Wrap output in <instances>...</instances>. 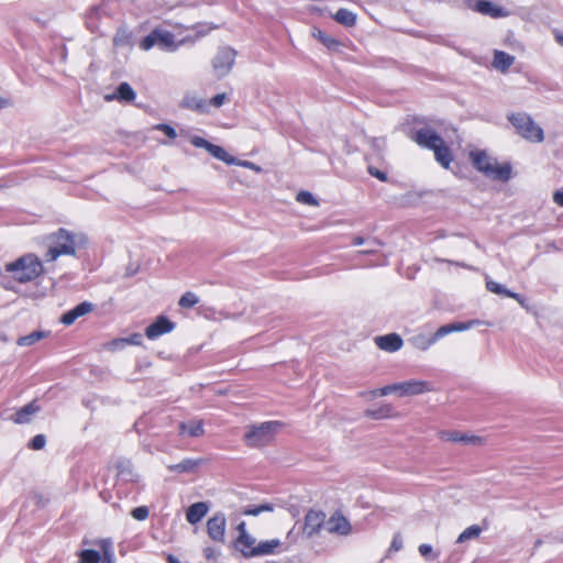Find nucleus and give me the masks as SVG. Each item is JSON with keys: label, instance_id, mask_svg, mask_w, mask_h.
Listing matches in <instances>:
<instances>
[{"label": "nucleus", "instance_id": "1", "mask_svg": "<svg viewBox=\"0 0 563 563\" xmlns=\"http://www.w3.org/2000/svg\"><path fill=\"white\" fill-rule=\"evenodd\" d=\"M48 250L45 254L46 262H54L62 255H76L77 247L85 242L82 235L70 233L66 229H59L47 238Z\"/></svg>", "mask_w": 563, "mask_h": 563}, {"label": "nucleus", "instance_id": "2", "mask_svg": "<svg viewBox=\"0 0 563 563\" xmlns=\"http://www.w3.org/2000/svg\"><path fill=\"white\" fill-rule=\"evenodd\" d=\"M5 271L13 273L20 283L34 280L43 273V264L34 254H26L5 265Z\"/></svg>", "mask_w": 563, "mask_h": 563}, {"label": "nucleus", "instance_id": "3", "mask_svg": "<svg viewBox=\"0 0 563 563\" xmlns=\"http://www.w3.org/2000/svg\"><path fill=\"white\" fill-rule=\"evenodd\" d=\"M508 121L515 128L517 134L531 143H541L544 140L543 129L537 124L530 114L526 112H511Z\"/></svg>", "mask_w": 563, "mask_h": 563}, {"label": "nucleus", "instance_id": "4", "mask_svg": "<svg viewBox=\"0 0 563 563\" xmlns=\"http://www.w3.org/2000/svg\"><path fill=\"white\" fill-rule=\"evenodd\" d=\"M278 421H267L258 426H251L244 434L249 446L260 448L271 443L280 428Z\"/></svg>", "mask_w": 563, "mask_h": 563}, {"label": "nucleus", "instance_id": "5", "mask_svg": "<svg viewBox=\"0 0 563 563\" xmlns=\"http://www.w3.org/2000/svg\"><path fill=\"white\" fill-rule=\"evenodd\" d=\"M431 383L420 379H410L390 384L380 388V396L396 394L399 397L417 396L432 391Z\"/></svg>", "mask_w": 563, "mask_h": 563}, {"label": "nucleus", "instance_id": "6", "mask_svg": "<svg viewBox=\"0 0 563 563\" xmlns=\"http://www.w3.org/2000/svg\"><path fill=\"white\" fill-rule=\"evenodd\" d=\"M236 54V51L230 46L218 48L217 54L212 58V69L217 78L221 79L231 73L235 64Z\"/></svg>", "mask_w": 563, "mask_h": 563}, {"label": "nucleus", "instance_id": "7", "mask_svg": "<svg viewBox=\"0 0 563 563\" xmlns=\"http://www.w3.org/2000/svg\"><path fill=\"white\" fill-rule=\"evenodd\" d=\"M155 45L169 51H175L177 48L174 34L169 31L158 29L146 35L140 44L141 48L144 51H148Z\"/></svg>", "mask_w": 563, "mask_h": 563}, {"label": "nucleus", "instance_id": "8", "mask_svg": "<svg viewBox=\"0 0 563 563\" xmlns=\"http://www.w3.org/2000/svg\"><path fill=\"white\" fill-rule=\"evenodd\" d=\"M190 143L196 147L205 148L213 157L218 158L219 161L224 162L228 165L238 164V159L235 157L231 156L230 154H228L221 146L214 145L201 136H198V135L191 136Z\"/></svg>", "mask_w": 563, "mask_h": 563}, {"label": "nucleus", "instance_id": "9", "mask_svg": "<svg viewBox=\"0 0 563 563\" xmlns=\"http://www.w3.org/2000/svg\"><path fill=\"white\" fill-rule=\"evenodd\" d=\"M239 537L235 541L236 549L242 553L245 558H253L256 549V539L247 533L245 528V522H241L238 525Z\"/></svg>", "mask_w": 563, "mask_h": 563}, {"label": "nucleus", "instance_id": "10", "mask_svg": "<svg viewBox=\"0 0 563 563\" xmlns=\"http://www.w3.org/2000/svg\"><path fill=\"white\" fill-rule=\"evenodd\" d=\"M412 140L421 147L434 151L444 141L434 130L423 128L415 132Z\"/></svg>", "mask_w": 563, "mask_h": 563}, {"label": "nucleus", "instance_id": "11", "mask_svg": "<svg viewBox=\"0 0 563 563\" xmlns=\"http://www.w3.org/2000/svg\"><path fill=\"white\" fill-rule=\"evenodd\" d=\"M482 174L493 180L508 181L511 177V165L509 163L499 164L494 158L488 166L483 167Z\"/></svg>", "mask_w": 563, "mask_h": 563}, {"label": "nucleus", "instance_id": "12", "mask_svg": "<svg viewBox=\"0 0 563 563\" xmlns=\"http://www.w3.org/2000/svg\"><path fill=\"white\" fill-rule=\"evenodd\" d=\"M225 516L222 512L216 514L207 521L208 536L216 542H224Z\"/></svg>", "mask_w": 563, "mask_h": 563}, {"label": "nucleus", "instance_id": "13", "mask_svg": "<svg viewBox=\"0 0 563 563\" xmlns=\"http://www.w3.org/2000/svg\"><path fill=\"white\" fill-rule=\"evenodd\" d=\"M175 329V323L165 316H159L145 329V335L150 340H155L163 334L169 333Z\"/></svg>", "mask_w": 563, "mask_h": 563}, {"label": "nucleus", "instance_id": "14", "mask_svg": "<svg viewBox=\"0 0 563 563\" xmlns=\"http://www.w3.org/2000/svg\"><path fill=\"white\" fill-rule=\"evenodd\" d=\"M41 410V407L35 400L20 408L15 413L10 416V420L16 424H25L32 421L34 415Z\"/></svg>", "mask_w": 563, "mask_h": 563}, {"label": "nucleus", "instance_id": "15", "mask_svg": "<svg viewBox=\"0 0 563 563\" xmlns=\"http://www.w3.org/2000/svg\"><path fill=\"white\" fill-rule=\"evenodd\" d=\"M327 530L330 533L349 536L352 532V526L344 516L335 514L328 520Z\"/></svg>", "mask_w": 563, "mask_h": 563}, {"label": "nucleus", "instance_id": "16", "mask_svg": "<svg viewBox=\"0 0 563 563\" xmlns=\"http://www.w3.org/2000/svg\"><path fill=\"white\" fill-rule=\"evenodd\" d=\"M324 521V514L321 511L309 510L305 516L303 533L312 537L319 531Z\"/></svg>", "mask_w": 563, "mask_h": 563}, {"label": "nucleus", "instance_id": "17", "mask_svg": "<svg viewBox=\"0 0 563 563\" xmlns=\"http://www.w3.org/2000/svg\"><path fill=\"white\" fill-rule=\"evenodd\" d=\"M376 345L386 352H396L401 349L404 341L397 333H389L375 338Z\"/></svg>", "mask_w": 563, "mask_h": 563}, {"label": "nucleus", "instance_id": "18", "mask_svg": "<svg viewBox=\"0 0 563 563\" xmlns=\"http://www.w3.org/2000/svg\"><path fill=\"white\" fill-rule=\"evenodd\" d=\"M93 309V305L84 301L79 305H77L75 308L70 309L66 313H64L60 318V322L65 325L73 324L78 318L86 316L87 313L91 312Z\"/></svg>", "mask_w": 563, "mask_h": 563}, {"label": "nucleus", "instance_id": "19", "mask_svg": "<svg viewBox=\"0 0 563 563\" xmlns=\"http://www.w3.org/2000/svg\"><path fill=\"white\" fill-rule=\"evenodd\" d=\"M118 476L124 482L136 483L140 481V475L135 472L134 466L130 460L121 459L117 463Z\"/></svg>", "mask_w": 563, "mask_h": 563}, {"label": "nucleus", "instance_id": "20", "mask_svg": "<svg viewBox=\"0 0 563 563\" xmlns=\"http://www.w3.org/2000/svg\"><path fill=\"white\" fill-rule=\"evenodd\" d=\"M180 106L186 109L197 111L199 113L208 112V101L195 93H187L181 100Z\"/></svg>", "mask_w": 563, "mask_h": 563}, {"label": "nucleus", "instance_id": "21", "mask_svg": "<svg viewBox=\"0 0 563 563\" xmlns=\"http://www.w3.org/2000/svg\"><path fill=\"white\" fill-rule=\"evenodd\" d=\"M136 97L135 91L128 82H121L113 95L106 96V100H119L121 102H132Z\"/></svg>", "mask_w": 563, "mask_h": 563}, {"label": "nucleus", "instance_id": "22", "mask_svg": "<svg viewBox=\"0 0 563 563\" xmlns=\"http://www.w3.org/2000/svg\"><path fill=\"white\" fill-rule=\"evenodd\" d=\"M209 506L207 503H195L187 509L186 519L189 523L196 525L207 515Z\"/></svg>", "mask_w": 563, "mask_h": 563}, {"label": "nucleus", "instance_id": "23", "mask_svg": "<svg viewBox=\"0 0 563 563\" xmlns=\"http://www.w3.org/2000/svg\"><path fill=\"white\" fill-rule=\"evenodd\" d=\"M205 433L203 423L201 420H190L179 423V434L189 437H201Z\"/></svg>", "mask_w": 563, "mask_h": 563}, {"label": "nucleus", "instance_id": "24", "mask_svg": "<svg viewBox=\"0 0 563 563\" xmlns=\"http://www.w3.org/2000/svg\"><path fill=\"white\" fill-rule=\"evenodd\" d=\"M282 542L279 539H271L257 543L254 556L269 555L279 552Z\"/></svg>", "mask_w": 563, "mask_h": 563}, {"label": "nucleus", "instance_id": "25", "mask_svg": "<svg viewBox=\"0 0 563 563\" xmlns=\"http://www.w3.org/2000/svg\"><path fill=\"white\" fill-rule=\"evenodd\" d=\"M486 288L490 292H494V294H497V295H501V296H505V297H509V298H514L519 303L523 305V299H522L521 295L507 289L505 286H503L501 284H499L497 282L487 280L486 282Z\"/></svg>", "mask_w": 563, "mask_h": 563}, {"label": "nucleus", "instance_id": "26", "mask_svg": "<svg viewBox=\"0 0 563 563\" xmlns=\"http://www.w3.org/2000/svg\"><path fill=\"white\" fill-rule=\"evenodd\" d=\"M435 161L443 166L444 168H449L453 156L451 153V150L445 145V142L443 141L442 144L438 145L437 148L433 151Z\"/></svg>", "mask_w": 563, "mask_h": 563}, {"label": "nucleus", "instance_id": "27", "mask_svg": "<svg viewBox=\"0 0 563 563\" xmlns=\"http://www.w3.org/2000/svg\"><path fill=\"white\" fill-rule=\"evenodd\" d=\"M514 56L501 51H495L493 65L496 69L505 71L514 64Z\"/></svg>", "mask_w": 563, "mask_h": 563}, {"label": "nucleus", "instance_id": "28", "mask_svg": "<svg viewBox=\"0 0 563 563\" xmlns=\"http://www.w3.org/2000/svg\"><path fill=\"white\" fill-rule=\"evenodd\" d=\"M470 158L473 166L481 173L483 172V167L488 166L494 159V157L488 156L485 151H473L470 153Z\"/></svg>", "mask_w": 563, "mask_h": 563}, {"label": "nucleus", "instance_id": "29", "mask_svg": "<svg viewBox=\"0 0 563 563\" xmlns=\"http://www.w3.org/2000/svg\"><path fill=\"white\" fill-rule=\"evenodd\" d=\"M201 464V460L185 459L178 464L168 465L170 472L189 473Z\"/></svg>", "mask_w": 563, "mask_h": 563}, {"label": "nucleus", "instance_id": "30", "mask_svg": "<svg viewBox=\"0 0 563 563\" xmlns=\"http://www.w3.org/2000/svg\"><path fill=\"white\" fill-rule=\"evenodd\" d=\"M394 408L391 405L384 404L376 409H366L364 415L368 418L380 420L393 416Z\"/></svg>", "mask_w": 563, "mask_h": 563}, {"label": "nucleus", "instance_id": "31", "mask_svg": "<svg viewBox=\"0 0 563 563\" xmlns=\"http://www.w3.org/2000/svg\"><path fill=\"white\" fill-rule=\"evenodd\" d=\"M334 20L344 26H353L356 22V14L347 9H339L334 14Z\"/></svg>", "mask_w": 563, "mask_h": 563}, {"label": "nucleus", "instance_id": "32", "mask_svg": "<svg viewBox=\"0 0 563 563\" xmlns=\"http://www.w3.org/2000/svg\"><path fill=\"white\" fill-rule=\"evenodd\" d=\"M47 333L44 331H33L27 335L20 336L16 343L20 346H30L38 342L40 340L44 339Z\"/></svg>", "mask_w": 563, "mask_h": 563}, {"label": "nucleus", "instance_id": "33", "mask_svg": "<svg viewBox=\"0 0 563 563\" xmlns=\"http://www.w3.org/2000/svg\"><path fill=\"white\" fill-rule=\"evenodd\" d=\"M482 529L477 525L470 526L466 528L456 539V543H464L468 540L476 539L479 537Z\"/></svg>", "mask_w": 563, "mask_h": 563}, {"label": "nucleus", "instance_id": "34", "mask_svg": "<svg viewBox=\"0 0 563 563\" xmlns=\"http://www.w3.org/2000/svg\"><path fill=\"white\" fill-rule=\"evenodd\" d=\"M476 11L487 14L490 16H499L500 9L496 8L492 2L489 1H478L476 3Z\"/></svg>", "mask_w": 563, "mask_h": 563}, {"label": "nucleus", "instance_id": "35", "mask_svg": "<svg viewBox=\"0 0 563 563\" xmlns=\"http://www.w3.org/2000/svg\"><path fill=\"white\" fill-rule=\"evenodd\" d=\"M312 34L329 49H335L340 45V43L335 38H333L330 35H327L321 30H314Z\"/></svg>", "mask_w": 563, "mask_h": 563}, {"label": "nucleus", "instance_id": "36", "mask_svg": "<svg viewBox=\"0 0 563 563\" xmlns=\"http://www.w3.org/2000/svg\"><path fill=\"white\" fill-rule=\"evenodd\" d=\"M273 510H274V506L273 505H271V504H262V505H257V506H247L243 510V514L246 515V516H258V515H261L264 511H273Z\"/></svg>", "mask_w": 563, "mask_h": 563}, {"label": "nucleus", "instance_id": "37", "mask_svg": "<svg viewBox=\"0 0 563 563\" xmlns=\"http://www.w3.org/2000/svg\"><path fill=\"white\" fill-rule=\"evenodd\" d=\"M80 563H99L100 554L96 550H82L79 553Z\"/></svg>", "mask_w": 563, "mask_h": 563}, {"label": "nucleus", "instance_id": "38", "mask_svg": "<svg viewBox=\"0 0 563 563\" xmlns=\"http://www.w3.org/2000/svg\"><path fill=\"white\" fill-rule=\"evenodd\" d=\"M199 302V298L196 294L191 292V291H187L185 292L180 299H179V306L181 308H192L194 306H196L197 303Z\"/></svg>", "mask_w": 563, "mask_h": 563}, {"label": "nucleus", "instance_id": "39", "mask_svg": "<svg viewBox=\"0 0 563 563\" xmlns=\"http://www.w3.org/2000/svg\"><path fill=\"white\" fill-rule=\"evenodd\" d=\"M110 2V0H104L98 7L92 8L89 12L88 20L99 19L103 14H108V7Z\"/></svg>", "mask_w": 563, "mask_h": 563}, {"label": "nucleus", "instance_id": "40", "mask_svg": "<svg viewBox=\"0 0 563 563\" xmlns=\"http://www.w3.org/2000/svg\"><path fill=\"white\" fill-rule=\"evenodd\" d=\"M412 343L419 350L426 351L431 345L434 344V341H432V335L430 338H426L423 335H417L412 339Z\"/></svg>", "mask_w": 563, "mask_h": 563}, {"label": "nucleus", "instance_id": "41", "mask_svg": "<svg viewBox=\"0 0 563 563\" xmlns=\"http://www.w3.org/2000/svg\"><path fill=\"white\" fill-rule=\"evenodd\" d=\"M297 201L300 202V203H303V205H309V206H319V202L318 200L314 198V196L309 192V191H300L298 192L297 195Z\"/></svg>", "mask_w": 563, "mask_h": 563}, {"label": "nucleus", "instance_id": "42", "mask_svg": "<svg viewBox=\"0 0 563 563\" xmlns=\"http://www.w3.org/2000/svg\"><path fill=\"white\" fill-rule=\"evenodd\" d=\"M482 322L477 319L475 320H471V321H467V322H455V323H451V327H452V332H457V331H465V330H468L475 325H479Z\"/></svg>", "mask_w": 563, "mask_h": 563}, {"label": "nucleus", "instance_id": "43", "mask_svg": "<svg viewBox=\"0 0 563 563\" xmlns=\"http://www.w3.org/2000/svg\"><path fill=\"white\" fill-rule=\"evenodd\" d=\"M154 130L163 132L169 139H176L177 135H178L176 130L172 125L166 124V123H158V124H156L154 126Z\"/></svg>", "mask_w": 563, "mask_h": 563}, {"label": "nucleus", "instance_id": "44", "mask_svg": "<svg viewBox=\"0 0 563 563\" xmlns=\"http://www.w3.org/2000/svg\"><path fill=\"white\" fill-rule=\"evenodd\" d=\"M418 551L421 556H423L430 561H433L438 558L437 554H433V549H432V545H430V544H427V543L420 544L418 548Z\"/></svg>", "mask_w": 563, "mask_h": 563}, {"label": "nucleus", "instance_id": "45", "mask_svg": "<svg viewBox=\"0 0 563 563\" xmlns=\"http://www.w3.org/2000/svg\"><path fill=\"white\" fill-rule=\"evenodd\" d=\"M46 444V438L44 434L35 435L29 443V448L32 450H42Z\"/></svg>", "mask_w": 563, "mask_h": 563}, {"label": "nucleus", "instance_id": "46", "mask_svg": "<svg viewBox=\"0 0 563 563\" xmlns=\"http://www.w3.org/2000/svg\"><path fill=\"white\" fill-rule=\"evenodd\" d=\"M148 508L146 506H140L132 510V517L139 521H143L148 517Z\"/></svg>", "mask_w": 563, "mask_h": 563}, {"label": "nucleus", "instance_id": "47", "mask_svg": "<svg viewBox=\"0 0 563 563\" xmlns=\"http://www.w3.org/2000/svg\"><path fill=\"white\" fill-rule=\"evenodd\" d=\"M228 100V96L227 93L222 92V93H218L214 97H212L209 101H208V108L210 106L214 107V108H220L224 104V102Z\"/></svg>", "mask_w": 563, "mask_h": 563}, {"label": "nucleus", "instance_id": "48", "mask_svg": "<svg viewBox=\"0 0 563 563\" xmlns=\"http://www.w3.org/2000/svg\"><path fill=\"white\" fill-rule=\"evenodd\" d=\"M461 439V442L466 444V445H481L483 444V439L481 437H477V435H470V434H465L463 433L462 434V438Z\"/></svg>", "mask_w": 563, "mask_h": 563}, {"label": "nucleus", "instance_id": "49", "mask_svg": "<svg viewBox=\"0 0 563 563\" xmlns=\"http://www.w3.org/2000/svg\"><path fill=\"white\" fill-rule=\"evenodd\" d=\"M451 332H452L451 323L442 325L432 334V341H434V343H435L438 340L448 335Z\"/></svg>", "mask_w": 563, "mask_h": 563}, {"label": "nucleus", "instance_id": "50", "mask_svg": "<svg viewBox=\"0 0 563 563\" xmlns=\"http://www.w3.org/2000/svg\"><path fill=\"white\" fill-rule=\"evenodd\" d=\"M462 434L459 431H443L440 437L444 441L461 442Z\"/></svg>", "mask_w": 563, "mask_h": 563}, {"label": "nucleus", "instance_id": "51", "mask_svg": "<svg viewBox=\"0 0 563 563\" xmlns=\"http://www.w3.org/2000/svg\"><path fill=\"white\" fill-rule=\"evenodd\" d=\"M236 165L245 167V168H249V169H252L255 173H261L262 172V167L261 166H258L255 163L250 162V161H239L238 159V164Z\"/></svg>", "mask_w": 563, "mask_h": 563}, {"label": "nucleus", "instance_id": "52", "mask_svg": "<svg viewBox=\"0 0 563 563\" xmlns=\"http://www.w3.org/2000/svg\"><path fill=\"white\" fill-rule=\"evenodd\" d=\"M125 346L124 338L114 339L107 344L109 350L115 351Z\"/></svg>", "mask_w": 563, "mask_h": 563}, {"label": "nucleus", "instance_id": "53", "mask_svg": "<svg viewBox=\"0 0 563 563\" xmlns=\"http://www.w3.org/2000/svg\"><path fill=\"white\" fill-rule=\"evenodd\" d=\"M125 345H140L142 343V335L140 333H134L129 338H124Z\"/></svg>", "mask_w": 563, "mask_h": 563}, {"label": "nucleus", "instance_id": "54", "mask_svg": "<svg viewBox=\"0 0 563 563\" xmlns=\"http://www.w3.org/2000/svg\"><path fill=\"white\" fill-rule=\"evenodd\" d=\"M368 173L372 176L378 178L382 181H386L387 180V175L384 172H380L379 169H377V168H375L373 166L368 167Z\"/></svg>", "mask_w": 563, "mask_h": 563}, {"label": "nucleus", "instance_id": "55", "mask_svg": "<svg viewBox=\"0 0 563 563\" xmlns=\"http://www.w3.org/2000/svg\"><path fill=\"white\" fill-rule=\"evenodd\" d=\"M402 547V541L399 537V534L395 536L394 539H393V542H391V548L395 550V551H399Z\"/></svg>", "mask_w": 563, "mask_h": 563}, {"label": "nucleus", "instance_id": "56", "mask_svg": "<svg viewBox=\"0 0 563 563\" xmlns=\"http://www.w3.org/2000/svg\"><path fill=\"white\" fill-rule=\"evenodd\" d=\"M101 551H111L112 550V542L109 539H103L99 542Z\"/></svg>", "mask_w": 563, "mask_h": 563}, {"label": "nucleus", "instance_id": "57", "mask_svg": "<svg viewBox=\"0 0 563 563\" xmlns=\"http://www.w3.org/2000/svg\"><path fill=\"white\" fill-rule=\"evenodd\" d=\"M203 554L207 560H212V559L217 558V553H216L214 549H212L210 547L205 548Z\"/></svg>", "mask_w": 563, "mask_h": 563}, {"label": "nucleus", "instance_id": "58", "mask_svg": "<svg viewBox=\"0 0 563 563\" xmlns=\"http://www.w3.org/2000/svg\"><path fill=\"white\" fill-rule=\"evenodd\" d=\"M553 201H554L558 206L563 207V191H560V190L555 191V192L553 194Z\"/></svg>", "mask_w": 563, "mask_h": 563}, {"label": "nucleus", "instance_id": "59", "mask_svg": "<svg viewBox=\"0 0 563 563\" xmlns=\"http://www.w3.org/2000/svg\"><path fill=\"white\" fill-rule=\"evenodd\" d=\"M361 396L369 397V398H375L377 396H380V388L379 389L369 390V391H364V393L361 394Z\"/></svg>", "mask_w": 563, "mask_h": 563}, {"label": "nucleus", "instance_id": "60", "mask_svg": "<svg viewBox=\"0 0 563 563\" xmlns=\"http://www.w3.org/2000/svg\"><path fill=\"white\" fill-rule=\"evenodd\" d=\"M377 245H379V243L377 241H373V242H371V247L363 251L362 253H364V254L373 253V252H375V246H377Z\"/></svg>", "mask_w": 563, "mask_h": 563}, {"label": "nucleus", "instance_id": "61", "mask_svg": "<svg viewBox=\"0 0 563 563\" xmlns=\"http://www.w3.org/2000/svg\"><path fill=\"white\" fill-rule=\"evenodd\" d=\"M102 553L107 561H113V549L111 551H102Z\"/></svg>", "mask_w": 563, "mask_h": 563}, {"label": "nucleus", "instance_id": "62", "mask_svg": "<svg viewBox=\"0 0 563 563\" xmlns=\"http://www.w3.org/2000/svg\"><path fill=\"white\" fill-rule=\"evenodd\" d=\"M102 553L107 561H113V549L111 551H102Z\"/></svg>", "mask_w": 563, "mask_h": 563}, {"label": "nucleus", "instance_id": "63", "mask_svg": "<svg viewBox=\"0 0 563 563\" xmlns=\"http://www.w3.org/2000/svg\"><path fill=\"white\" fill-rule=\"evenodd\" d=\"M352 244H353L354 246L362 245V244H364V239H363V238H361V236H356V238H354V239H353Z\"/></svg>", "mask_w": 563, "mask_h": 563}, {"label": "nucleus", "instance_id": "64", "mask_svg": "<svg viewBox=\"0 0 563 563\" xmlns=\"http://www.w3.org/2000/svg\"><path fill=\"white\" fill-rule=\"evenodd\" d=\"M166 560H167V563H180L179 560L173 554H168L166 556Z\"/></svg>", "mask_w": 563, "mask_h": 563}]
</instances>
